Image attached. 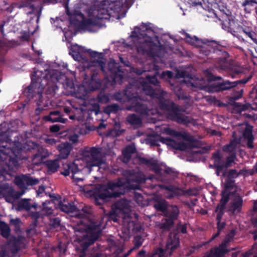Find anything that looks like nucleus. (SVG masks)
<instances>
[{
  "label": "nucleus",
  "instance_id": "obj_1",
  "mask_svg": "<svg viewBox=\"0 0 257 257\" xmlns=\"http://www.w3.org/2000/svg\"><path fill=\"white\" fill-rule=\"evenodd\" d=\"M139 99L136 96L129 99V102L133 104L132 108H134V110L139 112L141 115L142 118L138 117L134 114L127 116V120L128 122L136 127L141 126L143 119H146L148 120L158 119L155 116L159 114H164L168 118L175 120L179 123H187L189 121L188 117L183 114L178 113L177 110L173 106L163 104L160 106V109L162 111L156 109H148L145 105L142 104L139 101ZM128 109H131L132 108H128Z\"/></svg>",
  "mask_w": 257,
  "mask_h": 257
},
{
  "label": "nucleus",
  "instance_id": "obj_2",
  "mask_svg": "<svg viewBox=\"0 0 257 257\" xmlns=\"http://www.w3.org/2000/svg\"><path fill=\"white\" fill-rule=\"evenodd\" d=\"M76 240L84 249L92 244L98 237L100 232L99 226L91 225L87 226L83 223H79L74 228Z\"/></svg>",
  "mask_w": 257,
  "mask_h": 257
},
{
  "label": "nucleus",
  "instance_id": "obj_3",
  "mask_svg": "<svg viewBox=\"0 0 257 257\" xmlns=\"http://www.w3.org/2000/svg\"><path fill=\"white\" fill-rule=\"evenodd\" d=\"M115 208V213L121 215L123 220L120 236L124 239H128L135 224L131 214L130 202L125 200H121L116 203Z\"/></svg>",
  "mask_w": 257,
  "mask_h": 257
},
{
  "label": "nucleus",
  "instance_id": "obj_4",
  "mask_svg": "<svg viewBox=\"0 0 257 257\" xmlns=\"http://www.w3.org/2000/svg\"><path fill=\"white\" fill-rule=\"evenodd\" d=\"M123 182L119 181L116 184L110 183L109 186H99L98 187H95L92 186H86V188L84 191L94 195L96 199L99 198L102 200H106L107 198L116 197L119 195L120 193L118 192V188L123 185Z\"/></svg>",
  "mask_w": 257,
  "mask_h": 257
},
{
  "label": "nucleus",
  "instance_id": "obj_5",
  "mask_svg": "<svg viewBox=\"0 0 257 257\" xmlns=\"http://www.w3.org/2000/svg\"><path fill=\"white\" fill-rule=\"evenodd\" d=\"M10 139L7 138L6 141L2 142L0 146V162H4L6 165H11L16 167V148L11 147L9 142Z\"/></svg>",
  "mask_w": 257,
  "mask_h": 257
},
{
  "label": "nucleus",
  "instance_id": "obj_6",
  "mask_svg": "<svg viewBox=\"0 0 257 257\" xmlns=\"http://www.w3.org/2000/svg\"><path fill=\"white\" fill-rule=\"evenodd\" d=\"M105 155L101 152L100 149L92 148L89 154L86 156L84 160L86 164V167L90 172L93 167L99 168L105 164Z\"/></svg>",
  "mask_w": 257,
  "mask_h": 257
},
{
  "label": "nucleus",
  "instance_id": "obj_7",
  "mask_svg": "<svg viewBox=\"0 0 257 257\" xmlns=\"http://www.w3.org/2000/svg\"><path fill=\"white\" fill-rule=\"evenodd\" d=\"M119 2H116L115 3L109 4L108 1L100 4L96 8L92 10V19H108L110 17V13L108 9L111 10H117L120 7Z\"/></svg>",
  "mask_w": 257,
  "mask_h": 257
},
{
  "label": "nucleus",
  "instance_id": "obj_8",
  "mask_svg": "<svg viewBox=\"0 0 257 257\" xmlns=\"http://www.w3.org/2000/svg\"><path fill=\"white\" fill-rule=\"evenodd\" d=\"M78 160L73 163L63 164L61 174L65 176H68L70 172L72 173V178L76 183L82 182L84 180V176L81 170L78 168V164L76 163Z\"/></svg>",
  "mask_w": 257,
  "mask_h": 257
},
{
  "label": "nucleus",
  "instance_id": "obj_9",
  "mask_svg": "<svg viewBox=\"0 0 257 257\" xmlns=\"http://www.w3.org/2000/svg\"><path fill=\"white\" fill-rule=\"evenodd\" d=\"M221 195L222 197L220 200V203L216 208V211L218 212L216 217V219L217 220L218 231L216 233L212 236L211 240L213 239L218 236L220 234V230L223 227V223H222V224H220V221L221 215L223 213L222 211L224 209V206L228 201L229 193L227 190H225L222 191Z\"/></svg>",
  "mask_w": 257,
  "mask_h": 257
},
{
  "label": "nucleus",
  "instance_id": "obj_10",
  "mask_svg": "<svg viewBox=\"0 0 257 257\" xmlns=\"http://www.w3.org/2000/svg\"><path fill=\"white\" fill-rule=\"evenodd\" d=\"M39 180L26 176H17V197L24 194L27 185L37 184Z\"/></svg>",
  "mask_w": 257,
  "mask_h": 257
},
{
  "label": "nucleus",
  "instance_id": "obj_11",
  "mask_svg": "<svg viewBox=\"0 0 257 257\" xmlns=\"http://www.w3.org/2000/svg\"><path fill=\"white\" fill-rule=\"evenodd\" d=\"M100 87V82L99 79L92 78L89 82L85 81L84 84L78 87V93L82 95L80 97H84L87 92L95 90Z\"/></svg>",
  "mask_w": 257,
  "mask_h": 257
},
{
  "label": "nucleus",
  "instance_id": "obj_12",
  "mask_svg": "<svg viewBox=\"0 0 257 257\" xmlns=\"http://www.w3.org/2000/svg\"><path fill=\"white\" fill-rule=\"evenodd\" d=\"M247 81H237L234 82H230L229 81H224L220 84L219 87L217 86H211V87H206L205 90L210 92H217L220 90H227L236 86L239 83H245Z\"/></svg>",
  "mask_w": 257,
  "mask_h": 257
},
{
  "label": "nucleus",
  "instance_id": "obj_13",
  "mask_svg": "<svg viewBox=\"0 0 257 257\" xmlns=\"http://www.w3.org/2000/svg\"><path fill=\"white\" fill-rule=\"evenodd\" d=\"M179 211L178 208L176 206H172L168 209V212L165 214L166 218L165 222L163 223L164 228L170 227L174 222V220L176 219L179 214Z\"/></svg>",
  "mask_w": 257,
  "mask_h": 257
},
{
  "label": "nucleus",
  "instance_id": "obj_14",
  "mask_svg": "<svg viewBox=\"0 0 257 257\" xmlns=\"http://www.w3.org/2000/svg\"><path fill=\"white\" fill-rule=\"evenodd\" d=\"M179 244V240L178 236L175 234H171L167 241L166 246V256L165 257H169L172 253V252L176 249Z\"/></svg>",
  "mask_w": 257,
  "mask_h": 257
},
{
  "label": "nucleus",
  "instance_id": "obj_15",
  "mask_svg": "<svg viewBox=\"0 0 257 257\" xmlns=\"http://www.w3.org/2000/svg\"><path fill=\"white\" fill-rule=\"evenodd\" d=\"M159 139L162 143L166 144L168 146H171L174 149L180 150H186L187 149V146L186 144L178 140H172L169 138H164L161 137H159Z\"/></svg>",
  "mask_w": 257,
  "mask_h": 257
},
{
  "label": "nucleus",
  "instance_id": "obj_16",
  "mask_svg": "<svg viewBox=\"0 0 257 257\" xmlns=\"http://www.w3.org/2000/svg\"><path fill=\"white\" fill-rule=\"evenodd\" d=\"M72 149V147L70 144L65 142L57 146V149L60 154L58 156V159H67Z\"/></svg>",
  "mask_w": 257,
  "mask_h": 257
},
{
  "label": "nucleus",
  "instance_id": "obj_17",
  "mask_svg": "<svg viewBox=\"0 0 257 257\" xmlns=\"http://www.w3.org/2000/svg\"><path fill=\"white\" fill-rule=\"evenodd\" d=\"M242 128L244 130L243 136L244 138L247 140V146L249 148H253V138L252 135V127L245 124L242 125Z\"/></svg>",
  "mask_w": 257,
  "mask_h": 257
},
{
  "label": "nucleus",
  "instance_id": "obj_18",
  "mask_svg": "<svg viewBox=\"0 0 257 257\" xmlns=\"http://www.w3.org/2000/svg\"><path fill=\"white\" fill-rule=\"evenodd\" d=\"M242 199L240 196L235 197L230 204V210L236 214L239 212L242 206Z\"/></svg>",
  "mask_w": 257,
  "mask_h": 257
},
{
  "label": "nucleus",
  "instance_id": "obj_19",
  "mask_svg": "<svg viewBox=\"0 0 257 257\" xmlns=\"http://www.w3.org/2000/svg\"><path fill=\"white\" fill-rule=\"evenodd\" d=\"M155 132L157 136H159L163 134H166L176 137L179 136L178 133L164 125L160 126H157L155 128Z\"/></svg>",
  "mask_w": 257,
  "mask_h": 257
},
{
  "label": "nucleus",
  "instance_id": "obj_20",
  "mask_svg": "<svg viewBox=\"0 0 257 257\" xmlns=\"http://www.w3.org/2000/svg\"><path fill=\"white\" fill-rule=\"evenodd\" d=\"M44 119L47 121H50L52 122H60L62 123L65 122V119L61 117L60 115V112L58 111H52L50 113L49 115L46 116Z\"/></svg>",
  "mask_w": 257,
  "mask_h": 257
},
{
  "label": "nucleus",
  "instance_id": "obj_21",
  "mask_svg": "<svg viewBox=\"0 0 257 257\" xmlns=\"http://www.w3.org/2000/svg\"><path fill=\"white\" fill-rule=\"evenodd\" d=\"M227 251V247L221 244L218 247L211 249L208 253H211L213 257H222Z\"/></svg>",
  "mask_w": 257,
  "mask_h": 257
},
{
  "label": "nucleus",
  "instance_id": "obj_22",
  "mask_svg": "<svg viewBox=\"0 0 257 257\" xmlns=\"http://www.w3.org/2000/svg\"><path fill=\"white\" fill-rule=\"evenodd\" d=\"M32 207H36V205H32L29 202V200L21 199L17 200V210H29Z\"/></svg>",
  "mask_w": 257,
  "mask_h": 257
},
{
  "label": "nucleus",
  "instance_id": "obj_23",
  "mask_svg": "<svg viewBox=\"0 0 257 257\" xmlns=\"http://www.w3.org/2000/svg\"><path fill=\"white\" fill-rule=\"evenodd\" d=\"M11 229L9 225L4 221H0V233L5 238H8L10 235Z\"/></svg>",
  "mask_w": 257,
  "mask_h": 257
},
{
  "label": "nucleus",
  "instance_id": "obj_24",
  "mask_svg": "<svg viewBox=\"0 0 257 257\" xmlns=\"http://www.w3.org/2000/svg\"><path fill=\"white\" fill-rule=\"evenodd\" d=\"M135 151V148L133 146H128L122 151V161L127 162L131 157V154Z\"/></svg>",
  "mask_w": 257,
  "mask_h": 257
},
{
  "label": "nucleus",
  "instance_id": "obj_25",
  "mask_svg": "<svg viewBox=\"0 0 257 257\" xmlns=\"http://www.w3.org/2000/svg\"><path fill=\"white\" fill-rule=\"evenodd\" d=\"M4 196L8 202L15 201L16 200V193L12 188H6Z\"/></svg>",
  "mask_w": 257,
  "mask_h": 257
},
{
  "label": "nucleus",
  "instance_id": "obj_26",
  "mask_svg": "<svg viewBox=\"0 0 257 257\" xmlns=\"http://www.w3.org/2000/svg\"><path fill=\"white\" fill-rule=\"evenodd\" d=\"M154 207L159 211L164 212L167 207L166 202L162 198H159L154 205Z\"/></svg>",
  "mask_w": 257,
  "mask_h": 257
},
{
  "label": "nucleus",
  "instance_id": "obj_27",
  "mask_svg": "<svg viewBox=\"0 0 257 257\" xmlns=\"http://www.w3.org/2000/svg\"><path fill=\"white\" fill-rule=\"evenodd\" d=\"M251 254H257V243L254 244L251 249L248 252H246L244 254L240 252H234L232 253V257H237L238 256L239 257L240 256L242 257H248L249 255Z\"/></svg>",
  "mask_w": 257,
  "mask_h": 257
},
{
  "label": "nucleus",
  "instance_id": "obj_28",
  "mask_svg": "<svg viewBox=\"0 0 257 257\" xmlns=\"http://www.w3.org/2000/svg\"><path fill=\"white\" fill-rule=\"evenodd\" d=\"M46 164L49 171L55 172L59 167L58 159L55 160H49L46 162Z\"/></svg>",
  "mask_w": 257,
  "mask_h": 257
},
{
  "label": "nucleus",
  "instance_id": "obj_29",
  "mask_svg": "<svg viewBox=\"0 0 257 257\" xmlns=\"http://www.w3.org/2000/svg\"><path fill=\"white\" fill-rule=\"evenodd\" d=\"M142 90L147 95H150L153 97H156V93L147 82L145 83L142 85Z\"/></svg>",
  "mask_w": 257,
  "mask_h": 257
},
{
  "label": "nucleus",
  "instance_id": "obj_30",
  "mask_svg": "<svg viewBox=\"0 0 257 257\" xmlns=\"http://www.w3.org/2000/svg\"><path fill=\"white\" fill-rule=\"evenodd\" d=\"M7 245L11 248V252L14 255L16 253V236H12L7 241Z\"/></svg>",
  "mask_w": 257,
  "mask_h": 257
},
{
  "label": "nucleus",
  "instance_id": "obj_31",
  "mask_svg": "<svg viewBox=\"0 0 257 257\" xmlns=\"http://www.w3.org/2000/svg\"><path fill=\"white\" fill-rule=\"evenodd\" d=\"M248 174V172H247L246 170H240L239 172H237L235 170H229L228 174V177L229 178H235L238 177L239 174Z\"/></svg>",
  "mask_w": 257,
  "mask_h": 257
},
{
  "label": "nucleus",
  "instance_id": "obj_32",
  "mask_svg": "<svg viewBox=\"0 0 257 257\" xmlns=\"http://www.w3.org/2000/svg\"><path fill=\"white\" fill-rule=\"evenodd\" d=\"M238 144L236 142L232 141L229 145L223 147V150L227 152H233L237 148Z\"/></svg>",
  "mask_w": 257,
  "mask_h": 257
},
{
  "label": "nucleus",
  "instance_id": "obj_33",
  "mask_svg": "<svg viewBox=\"0 0 257 257\" xmlns=\"http://www.w3.org/2000/svg\"><path fill=\"white\" fill-rule=\"evenodd\" d=\"M61 209L66 212H71L75 210V207L70 204L60 205Z\"/></svg>",
  "mask_w": 257,
  "mask_h": 257
},
{
  "label": "nucleus",
  "instance_id": "obj_34",
  "mask_svg": "<svg viewBox=\"0 0 257 257\" xmlns=\"http://www.w3.org/2000/svg\"><path fill=\"white\" fill-rule=\"evenodd\" d=\"M234 235V231L232 230L226 236L224 240L222 241L221 244L227 247V244L231 241Z\"/></svg>",
  "mask_w": 257,
  "mask_h": 257
},
{
  "label": "nucleus",
  "instance_id": "obj_35",
  "mask_svg": "<svg viewBox=\"0 0 257 257\" xmlns=\"http://www.w3.org/2000/svg\"><path fill=\"white\" fill-rule=\"evenodd\" d=\"M39 155L41 156L42 159H45L49 156L50 153L48 151L42 147L38 148V153Z\"/></svg>",
  "mask_w": 257,
  "mask_h": 257
},
{
  "label": "nucleus",
  "instance_id": "obj_36",
  "mask_svg": "<svg viewBox=\"0 0 257 257\" xmlns=\"http://www.w3.org/2000/svg\"><path fill=\"white\" fill-rule=\"evenodd\" d=\"M40 84L37 82H33L30 85V87L32 89L34 90V91L36 93H42V88H40Z\"/></svg>",
  "mask_w": 257,
  "mask_h": 257
},
{
  "label": "nucleus",
  "instance_id": "obj_37",
  "mask_svg": "<svg viewBox=\"0 0 257 257\" xmlns=\"http://www.w3.org/2000/svg\"><path fill=\"white\" fill-rule=\"evenodd\" d=\"M43 159L41 156L36 153L33 157L32 162L34 165H37L42 163Z\"/></svg>",
  "mask_w": 257,
  "mask_h": 257
},
{
  "label": "nucleus",
  "instance_id": "obj_38",
  "mask_svg": "<svg viewBox=\"0 0 257 257\" xmlns=\"http://www.w3.org/2000/svg\"><path fill=\"white\" fill-rule=\"evenodd\" d=\"M59 139L58 138L57 139L52 138H48L45 139V142L48 145L53 146L56 145L58 142H59Z\"/></svg>",
  "mask_w": 257,
  "mask_h": 257
},
{
  "label": "nucleus",
  "instance_id": "obj_39",
  "mask_svg": "<svg viewBox=\"0 0 257 257\" xmlns=\"http://www.w3.org/2000/svg\"><path fill=\"white\" fill-rule=\"evenodd\" d=\"M134 242L135 248H138L142 244L143 239L140 236H136L134 238Z\"/></svg>",
  "mask_w": 257,
  "mask_h": 257
},
{
  "label": "nucleus",
  "instance_id": "obj_40",
  "mask_svg": "<svg viewBox=\"0 0 257 257\" xmlns=\"http://www.w3.org/2000/svg\"><path fill=\"white\" fill-rule=\"evenodd\" d=\"M235 158L236 157L235 155H232L228 157L226 160V167H229L231 165V163L234 161Z\"/></svg>",
  "mask_w": 257,
  "mask_h": 257
},
{
  "label": "nucleus",
  "instance_id": "obj_41",
  "mask_svg": "<svg viewBox=\"0 0 257 257\" xmlns=\"http://www.w3.org/2000/svg\"><path fill=\"white\" fill-rule=\"evenodd\" d=\"M147 82H149L150 83L153 84L154 85H157L158 83V81L156 78V76H152V77H147Z\"/></svg>",
  "mask_w": 257,
  "mask_h": 257
},
{
  "label": "nucleus",
  "instance_id": "obj_42",
  "mask_svg": "<svg viewBox=\"0 0 257 257\" xmlns=\"http://www.w3.org/2000/svg\"><path fill=\"white\" fill-rule=\"evenodd\" d=\"M26 239L24 237H19V239H17V247L19 246L20 247L25 246Z\"/></svg>",
  "mask_w": 257,
  "mask_h": 257
},
{
  "label": "nucleus",
  "instance_id": "obj_43",
  "mask_svg": "<svg viewBox=\"0 0 257 257\" xmlns=\"http://www.w3.org/2000/svg\"><path fill=\"white\" fill-rule=\"evenodd\" d=\"M146 179L144 177V175L141 173L138 174L137 175V177L136 178V181L138 183H141L145 182Z\"/></svg>",
  "mask_w": 257,
  "mask_h": 257
},
{
  "label": "nucleus",
  "instance_id": "obj_44",
  "mask_svg": "<svg viewBox=\"0 0 257 257\" xmlns=\"http://www.w3.org/2000/svg\"><path fill=\"white\" fill-rule=\"evenodd\" d=\"M118 109V105L116 104L111 105L108 106L107 110L108 112L116 111Z\"/></svg>",
  "mask_w": 257,
  "mask_h": 257
},
{
  "label": "nucleus",
  "instance_id": "obj_45",
  "mask_svg": "<svg viewBox=\"0 0 257 257\" xmlns=\"http://www.w3.org/2000/svg\"><path fill=\"white\" fill-rule=\"evenodd\" d=\"M42 72L41 71H36L34 72L32 78V80H36L41 78Z\"/></svg>",
  "mask_w": 257,
  "mask_h": 257
},
{
  "label": "nucleus",
  "instance_id": "obj_46",
  "mask_svg": "<svg viewBox=\"0 0 257 257\" xmlns=\"http://www.w3.org/2000/svg\"><path fill=\"white\" fill-rule=\"evenodd\" d=\"M117 68V64L114 62L113 61H110L108 64V67L110 69V70L111 72H115V70L113 68V67Z\"/></svg>",
  "mask_w": 257,
  "mask_h": 257
},
{
  "label": "nucleus",
  "instance_id": "obj_47",
  "mask_svg": "<svg viewBox=\"0 0 257 257\" xmlns=\"http://www.w3.org/2000/svg\"><path fill=\"white\" fill-rule=\"evenodd\" d=\"M30 37V35L29 33L25 32L23 36H22L20 39L22 41H28Z\"/></svg>",
  "mask_w": 257,
  "mask_h": 257
},
{
  "label": "nucleus",
  "instance_id": "obj_48",
  "mask_svg": "<svg viewBox=\"0 0 257 257\" xmlns=\"http://www.w3.org/2000/svg\"><path fill=\"white\" fill-rule=\"evenodd\" d=\"M172 76V73L170 71L164 72L162 74V77H167L168 78H171Z\"/></svg>",
  "mask_w": 257,
  "mask_h": 257
},
{
  "label": "nucleus",
  "instance_id": "obj_49",
  "mask_svg": "<svg viewBox=\"0 0 257 257\" xmlns=\"http://www.w3.org/2000/svg\"><path fill=\"white\" fill-rule=\"evenodd\" d=\"M60 130V127L58 125H53L50 127L52 132H57Z\"/></svg>",
  "mask_w": 257,
  "mask_h": 257
},
{
  "label": "nucleus",
  "instance_id": "obj_50",
  "mask_svg": "<svg viewBox=\"0 0 257 257\" xmlns=\"http://www.w3.org/2000/svg\"><path fill=\"white\" fill-rule=\"evenodd\" d=\"M180 137L182 138L183 140L188 141H191L192 138L190 137H187L186 134L181 135Z\"/></svg>",
  "mask_w": 257,
  "mask_h": 257
},
{
  "label": "nucleus",
  "instance_id": "obj_51",
  "mask_svg": "<svg viewBox=\"0 0 257 257\" xmlns=\"http://www.w3.org/2000/svg\"><path fill=\"white\" fill-rule=\"evenodd\" d=\"M189 42L192 44V45H194L196 47L199 46L198 44H199V40L198 39H195V40L191 39Z\"/></svg>",
  "mask_w": 257,
  "mask_h": 257
},
{
  "label": "nucleus",
  "instance_id": "obj_52",
  "mask_svg": "<svg viewBox=\"0 0 257 257\" xmlns=\"http://www.w3.org/2000/svg\"><path fill=\"white\" fill-rule=\"evenodd\" d=\"M179 229L180 230L181 232L185 233L186 232V225L184 224L182 225H181L180 227L179 228Z\"/></svg>",
  "mask_w": 257,
  "mask_h": 257
},
{
  "label": "nucleus",
  "instance_id": "obj_53",
  "mask_svg": "<svg viewBox=\"0 0 257 257\" xmlns=\"http://www.w3.org/2000/svg\"><path fill=\"white\" fill-rule=\"evenodd\" d=\"M243 90L241 89L238 93L236 96L234 97V99H238L242 96Z\"/></svg>",
  "mask_w": 257,
  "mask_h": 257
},
{
  "label": "nucleus",
  "instance_id": "obj_54",
  "mask_svg": "<svg viewBox=\"0 0 257 257\" xmlns=\"http://www.w3.org/2000/svg\"><path fill=\"white\" fill-rule=\"evenodd\" d=\"M6 191V188L0 186V195H3L4 196V194H5V192Z\"/></svg>",
  "mask_w": 257,
  "mask_h": 257
},
{
  "label": "nucleus",
  "instance_id": "obj_55",
  "mask_svg": "<svg viewBox=\"0 0 257 257\" xmlns=\"http://www.w3.org/2000/svg\"><path fill=\"white\" fill-rule=\"evenodd\" d=\"M29 145L30 146H32V149H36L38 148V146L37 145V144H35L34 143L32 142H29Z\"/></svg>",
  "mask_w": 257,
  "mask_h": 257
},
{
  "label": "nucleus",
  "instance_id": "obj_56",
  "mask_svg": "<svg viewBox=\"0 0 257 257\" xmlns=\"http://www.w3.org/2000/svg\"><path fill=\"white\" fill-rule=\"evenodd\" d=\"M254 172H255L257 173V163H256V164L254 166L253 170L250 171L249 172H248V174H249L250 175H252V174H253Z\"/></svg>",
  "mask_w": 257,
  "mask_h": 257
},
{
  "label": "nucleus",
  "instance_id": "obj_57",
  "mask_svg": "<svg viewBox=\"0 0 257 257\" xmlns=\"http://www.w3.org/2000/svg\"><path fill=\"white\" fill-rule=\"evenodd\" d=\"M6 250L3 248H0V257H5L6 255Z\"/></svg>",
  "mask_w": 257,
  "mask_h": 257
},
{
  "label": "nucleus",
  "instance_id": "obj_58",
  "mask_svg": "<svg viewBox=\"0 0 257 257\" xmlns=\"http://www.w3.org/2000/svg\"><path fill=\"white\" fill-rule=\"evenodd\" d=\"M45 191V188L44 186H40L39 189L37 190V193L39 194L40 193H43Z\"/></svg>",
  "mask_w": 257,
  "mask_h": 257
},
{
  "label": "nucleus",
  "instance_id": "obj_59",
  "mask_svg": "<svg viewBox=\"0 0 257 257\" xmlns=\"http://www.w3.org/2000/svg\"><path fill=\"white\" fill-rule=\"evenodd\" d=\"M138 257H146L145 256V252L143 250L140 251L138 253Z\"/></svg>",
  "mask_w": 257,
  "mask_h": 257
},
{
  "label": "nucleus",
  "instance_id": "obj_60",
  "mask_svg": "<svg viewBox=\"0 0 257 257\" xmlns=\"http://www.w3.org/2000/svg\"><path fill=\"white\" fill-rule=\"evenodd\" d=\"M15 4H13L12 5V6L8 8H7L6 9V11L8 12V13H11L14 9V7H13V5H14Z\"/></svg>",
  "mask_w": 257,
  "mask_h": 257
},
{
  "label": "nucleus",
  "instance_id": "obj_61",
  "mask_svg": "<svg viewBox=\"0 0 257 257\" xmlns=\"http://www.w3.org/2000/svg\"><path fill=\"white\" fill-rule=\"evenodd\" d=\"M4 24H1V25H0V30H1V33H2V34L3 35H4Z\"/></svg>",
  "mask_w": 257,
  "mask_h": 257
},
{
  "label": "nucleus",
  "instance_id": "obj_62",
  "mask_svg": "<svg viewBox=\"0 0 257 257\" xmlns=\"http://www.w3.org/2000/svg\"><path fill=\"white\" fill-rule=\"evenodd\" d=\"M252 223L255 225L257 226V218H253L252 219Z\"/></svg>",
  "mask_w": 257,
  "mask_h": 257
},
{
  "label": "nucleus",
  "instance_id": "obj_63",
  "mask_svg": "<svg viewBox=\"0 0 257 257\" xmlns=\"http://www.w3.org/2000/svg\"><path fill=\"white\" fill-rule=\"evenodd\" d=\"M253 209L254 210H257V200L254 201L253 204Z\"/></svg>",
  "mask_w": 257,
  "mask_h": 257
},
{
  "label": "nucleus",
  "instance_id": "obj_64",
  "mask_svg": "<svg viewBox=\"0 0 257 257\" xmlns=\"http://www.w3.org/2000/svg\"><path fill=\"white\" fill-rule=\"evenodd\" d=\"M204 257H213V256L211 254V253H209L208 252L204 255Z\"/></svg>",
  "mask_w": 257,
  "mask_h": 257
}]
</instances>
